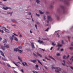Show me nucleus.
<instances>
[{
    "label": "nucleus",
    "instance_id": "1",
    "mask_svg": "<svg viewBox=\"0 0 73 73\" xmlns=\"http://www.w3.org/2000/svg\"><path fill=\"white\" fill-rule=\"evenodd\" d=\"M22 48V47H21V46H19L18 47V48H14V51H15V52H17V51H18V52H19V53H21V52H23V50H19V49H21Z\"/></svg>",
    "mask_w": 73,
    "mask_h": 73
},
{
    "label": "nucleus",
    "instance_id": "2",
    "mask_svg": "<svg viewBox=\"0 0 73 73\" xmlns=\"http://www.w3.org/2000/svg\"><path fill=\"white\" fill-rule=\"evenodd\" d=\"M60 7L62 9V12L63 13H66V11H65L64 6L61 5L60 6Z\"/></svg>",
    "mask_w": 73,
    "mask_h": 73
},
{
    "label": "nucleus",
    "instance_id": "3",
    "mask_svg": "<svg viewBox=\"0 0 73 73\" xmlns=\"http://www.w3.org/2000/svg\"><path fill=\"white\" fill-rule=\"evenodd\" d=\"M56 69L55 70V72H56L57 73H60V71H61V69L60 68H55L53 67L52 68V69Z\"/></svg>",
    "mask_w": 73,
    "mask_h": 73
},
{
    "label": "nucleus",
    "instance_id": "4",
    "mask_svg": "<svg viewBox=\"0 0 73 73\" xmlns=\"http://www.w3.org/2000/svg\"><path fill=\"white\" fill-rule=\"evenodd\" d=\"M47 19L49 21H52L53 19L52 18V17L50 15H49L47 16Z\"/></svg>",
    "mask_w": 73,
    "mask_h": 73
},
{
    "label": "nucleus",
    "instance_id": "5",
    "mask_svg": "<svg viewBox=\"0 0 73 73\" xmlns=\"http://www.w3.org/2000/svg\"><path fill=\"white\" fill-rule=\"evenodd\" d=\"M38 42H39V44H44V41L40 40L38 41Z\"/></svg>",
    "mask_w": 73,
    "mask_h": 73
},
{
    "label": "nucleus",
    "instance_id": "6",
    "mask_svg": "<svg viewBox=\"0 0 73 73\" xmlns=\"http://www.w3.org/2000/svg\"><path fill=\"white\" fill-rule=\"evenodd\" d=\"M64 3H65V4L67 5V6H68L69 5V3L67 1H64Z\"/></svg>",
    "mask_w": 73,
    "mask_h": 73
},
{
    "label": "nucleus",
    "instance_id": "7",
    "mask_svg": "<svg viewBox=\"0 0 73 73\" xmlns=\"http://www.w3.org/2000/svg\"><path fill=\"white\" fill-rule=\"evenodd\" d=\"M31 44L32 48L33 49H35V47L34 45V43H31Z\"/></svg>",
    "mask_w": 73,
    "mask_h": 73
},
{
    "label": "nucleus",
    "instance_id": "8",
    "mask_svg": "<svg viewBox=\"0 0 73 73\" xmlns=\"http://www.w3.org/2000/svg\"><path fill=\"white\" fill-rule=\"evenodd\" d=\"M1 46L2 49L3 50H5V46H4L3 45H1Z\"/></svg>",
    "mask_w": 73,
    "mask_h": 73
},
{
    "label": "nucleus",
    "instance_id": "9",
    "mask_svg": "<svg viewBox=\"0 0 73 73\" xmlns=\"http://www.w3.org/2000/svg\"><path fill=\"white\" fill-rule=\"evenodd\" d=\"M31 62H33V63L35 64V63L37 61V60H31Z\"/></svg>",
    "mask_w": 73,
    "mask_h": 73
},
{
    "label": "nucleus",
    "instance_id": "10",
    "mask_svg": "<svg viewBox=\"0 0 73 73\" xmlns=\"http://www.w3.org/2000/svg\"><path fill=\"white\" fill-rule=\"evenodd\" d=\"M15 36H14V35H13L12 36H11L10 37V38L11 40H13V37H14Z\"/></svg>",
    "mask_w": 73,
    "mask_h": 73
},
{
    "label": "nucleus",
    "instance_id": "11",
    "mask_svg": "<svg viewBox=\"0 0 73 73\" xmlns=\"http://www.w3.org/2000/svg\"><path fill=\"white\" fill-rule=\"evenodd\" d=\"M48 57H50V58H51V59H52V60H54V61H56V60H55V59L54 58H53V57H52V56H49Z\"/></svg>",
    "mask_w": 73,
    "mask_h": 73
},
{
    "label": "nucleus",
    "instance_id": "12",
    "mask_svg": "<svg viewBox=\"0 0 73 73\" xmlns=\"http://www.w3.org/2000/svg\"><path fill=\"white\" fill-rule=\"evenodd\" d=\"M56 47L57 46H59V47H61L62 46V45L61 44H60L59 43L58 44V45H56Z\"/></svg>",
    "mask_w": 73,
    "mask_h": 73
},
{
    "label": "nucleus",
    "instance_id": "13",
    "mask_svg": "<svg viewBox=\"0 0 73 73\" xmlns=\"http://www.w3.org/2000/svg\"><path fill=\"white\" fill-rule=\"evenodd\" d=\"M3 43H5V44H7V40L6 39H5L3 41Z\"/></svg>",
    "mask_w": 73,
    "mask_h": 73
},
{
    "label": "nucleus",
    "instance_id": "14",
    "mask_svg": "<svg viewBox=\"0 0 73 73\" xmlns=\"http://www.w3.org/2000/svg\"><path fill=\"white\" fill-rule=\"evenodd\" d=\"M12 62L14 64H15V65H16V66H18V67H19V66H18V65L17 64H16V63L14 61H12Z\"/></svg>",
    "mask_w": 73,
    "mask_h": 73
},
{
    "label": "nucleus",
    "instance_id": "15",
    "mask_svg": "<svg viewBox=\"0 0 73 73\" xmlns=\"http://www.w3.org/2000/svg\"><path fill=\"white\" fill-rule=\"evenodd\" d=\"M11 21H13V22H15V23H17V22L16 21V20L14 19H11Z\"/></svg>",
    "mask_w": 73,
    "mask_h": 73
},
{
    "label": "nucleus",
    "instance_id": "16",
    "mask_svg": "<svg viewBox=\"0 0 73 73\" xmlns=\"http://www.w3.org/2000/svg\"><path fill=\"white\" fill-rule=\"evenodd\" d=\"M4 45L5 46V48H9V46L8 45H6V44H4Z\"/></svg>",
    "mask_w": 73,
    "mask_h": 73
},
{
    "label": "nucleus",
    "instance_id": "17",
    "mask_svg": "<svg viewBox=\"0 0 73 73\" xmlns=\"http://www.w3.org/2000/svg\"><path fill=\"white\" fill-rule=\"evenodd\" d=\"M37 60L38 63H39L40 65H42V66H43V65H42V64L41 63V62H40V60Z\"/></svg>",
    "mask_w": 73,
    "mask_h": 73
},
{
    "label": "nucleus",
    "instance_id": "18",
    "mask_svg": "<svg viewBox=\"0 0 73 73\" xmlns=\"http://www.w3.org/2000/svg\"><path fill=\"white\" fill-rule=\"evenodd\" d=\"M5 31V32H7V33H9V31L7 29H6Z\"/></svg>",
    "mask_w": 73,
    "mask_h": 73
},
{
    "label": "nucleus",
    "instance_id": "19",
    "mask_svg": "<svg viewBox=\"0 0 73 73\" xmlns=\"http://www.w3.org/2000/svg\"><path fill=\"white\" fill-rule=\"evenodd\" d=\"M36 2L37 3V4H39L40 1V0H36Z\"/></svg>",
    "mask_w": 73,
    "mask_h": 73
},
{
    "label": "nucleus",
    "instance_id": "20",
    "mask_svg": "<svg viewBox=\"0 0 73 73\" xmlns=\"http://www.w3.org/2000/svg\"><path fill=\"white\" fill-rule=\"evenodd\" d=\"M63 62H64V64L63 63H62V65L63 66H65V61L64 60L63 61Z\"/></svg>",
    "mask_w": 73,
    "mask_h": 73
},
{
    "label": "nucleus",
    "instance_id": "21",
    "mask_svg": "<svg viewBox=\"0 0 73 73\" xmlns=\"http://www.w3.org/2000/svg\"><path fill=\"white\" fill-rule=\"evenodd\" d=\"M63 59H66V55H64L63 56Z\"/></svg>",
    "mask_w": 73,
    "mask_h": 73
},
{
    "label": "nucleus",
    "instance_id": "22",
    "mask_svg": "<svg viewBox=\"0 0 73 73\" xmlns=\"http://www.w3.org/2000/svg\"><path fill=\"white\" fill-rule=\"evenodd\" d=\"M49 29V27L48 28L46 29L45 30V32H48V30Z\"/></svg>",
    "mask_w": 73,
    "mask_h": 73
},
{
    "label": "nucleus",
    "instance_id": "23",
    "mask_svg": "<svg viewBox=\"0 0 73 73\" xmlns=\"http://www.w3.org/2000/svg\"><path fill=\"white\" fill-rule=\"evenodd\" d=\"M14 39L15 40V41H18V39L16 38V37H15L14 38Z\"/></svg>",
    "mask_w": 73,
    "mask_h": 73
},
{
    "label": "nucleus",
    "instance_id": "24",
    "mask_svg": "<svg viewBox=\"0 0 73 73\" xmlns=\"http://www.w3.org/2000/svg\"><path fill=\"white\" fill-rule=\"evenodd\" d=\"M44 58H46V59L47 60H48L49 61H50V59H49L48 58V57H47L46 56H45Z\"/></svg>",
    "mask_w": 73,
    "mask_h": 73
},
{
    "label": "nucleus",
    "instance_id": "25",
    "mask_svg": "<svg viewBox=\"0 0 73 73\" xmlns=\"http://www.w3.org/2000/svg\"><path fill=\"white\" fill-rule=\"evenodd\" d=\"M37 55H38V56H39L40 57H42V55H41L40 54L38 53H37Z\"/></svg>",
    "mask_w": 73,
    "mask_h": 73
},
{
    "label": "nucleus",
    "instance_id": "26",
    "mask_svg": "<svg viewBox=\"0 0 73 73\" xmlns=\"http://www.w3.org/2000/svg\"><path fill=\"white\" fill-rule=\"evenodd\" d=\"M3 60V61H7V59H5V58H3V57H2V58Z\"/></svg>",
    "mask_w": 73,
    "mask_h": 73
},
{
    "label": "nucleus",
    "instance_id": "27",
    "mask_svg": "<svg viewBox=\"0 0 73 73\" xmlns=\"http://www.w3.org/2000/svg\"><path fill=\"white\" fill-rule=\"evenodd\" d=\"M3 9H4V10H7V9H8V8H7V7H6L5 8L4 7L3 8Z\"/></svg>",
    "mask_w": 73,
    "mask_h": 73
},
{
    "label": "nucleus",
    "instance_id": "28",
    "mask_svg": "<svg viewBox=\"0 0 73 73\" xmlns=\"http://www.w3.org/2000/svg\"><path fill=\"white\" fill-rule=\"evenodd\" d=\"M39 12H40V14H41V15H42V14H44V13L41 11H40V10H39Z\"/></svg>",
    "mask_w": 73,
    "mask_h": 73
},
{
    "label": "nucleus",
    "instance_id": "29",
    "mask_svg": "<svg viewBox=\"0 0 73 73\" xmlns=\"http://www.w3.org/2000/svg\"><path fill=\"white\" fill-rule=\"evenodd\" d=\"M50 7L51 9L53 8V6L52 5H50Z\"/></svg>",
    "mask_w": 73,
    "mask_h": 73
},
{
    "label": "nucleus",
    "instance_id": "30",
    "mask_svg": "<svg viewBox=\"0 0 73 73\" xmlns=\"http://www.w3.org/2000/svg\"><path fill=\"white\" fill-rule=\"evenodd\" d=\"M57 11L58 12H61V11H60V9H58L57 10Z\"/></svg>",
    "mask_w": 73,
    "mask_h": 73
},
{
    "label": "nucleus",
    "instance_id": "31",
    "mask_svg": "<svg viewBox=\"0 0 73 73\" xmlns=\"http://www.w3.org/2000/svg\"><path fill=\"white\" fill-rule=\"evenodd\" d=\"M26 49L27 50V51H31V50H30V48H26Z\"/></svg>",
    "mask_w": 73,
    "mask_h": 73
},
{
    "label": "nucleus",
    "instance_id": "32",
    "mask_svg": "<svg viewBox=\"0 0 73 73\" xmlns=\"http://www.w3.org/2000/svg\"><path fill=\"white\" fill-rule=\"evenodd\" d=\"M42 40H49V39L48 38H47V39H44L43 38H42Z\"/></svg>",
    "mask_w": 73,
    "mask_h": 73
},
{
    "label": "nucleus",
    "instance_id": "33",
    "mask_svg": "<svg viewBox=\"0 0 73 73\" xmlns=\"http://www.w3.org/2000/svg\"><path fill=\"white\" fill-rule=\"evenodd\" d=\"M2 29H3L4 31H5V29H6V28H5V27H2Z\"/></svg>",
    "mask_w": 73,
    "mask_h": 73
},
{
    "label": "nucleus",
    "instance_id": "34",
    "mask_svg": "<svg viewBox=\"0 0 73 73\" xmlns=\"http://www.w3.org/2000/svg\"><path fill=\"white\" fill-rule=\"evenodd\" d=\"M12 12H8L7 13V14H12Z\"/></svg>",
    "mask_w": 73,
    "mask_h": 73
},
{
    "label": "nucleus",
    "instance_id": "35",
    "mask_svg": "<svg viewBox=\"0 0 73 73\" xmlns=\"http://www.w3.org/2000/svg\"><path fill=\"white\" fill-rule=\"evenodd\" d=\"M0 32L1 33H4V32H3V31L1 30H0Z\"/></svg>",
    "mask_w": 73,
    "mask_h": 73
},
{
    "label": "nucleus",
    "instance_id": "36",
    "mask_svg": "<svg viewBox=\"0 0 73 73\" xmlns=\"http://www.w3.org/2000/svg\"><path fill=\"white\" fill-rule=\"evenodd\" d=\"M22 64L24 66H25V64H24V62H22Z\"/></svg>",
    "mask_w": 73,
    "mask_h": 73
},
{
    "label": "nucleus",
    "instance_id": "37",
    "mask_svg": "<svg viewBox=\"0 0 73 73\" xmlns=\"http://www.w3.org/2000/svg\"><path fill=\"white\" fill-rule=\"evenodd\" d=\"M52 45L53 46H55V45H56V44H54V42H52Z\"/></svg>",
    "mask_w": 73,
    "mask_h": 73
},
{
    "label": "nucleus",
    "instance_id": "38",
    "mask_svg": "<svg viewBox=\"0 0 73 73\" xmlns=\"http://www.w3.org/2000/svg\"><path fill=\"white\" fill-rule=\"evenodd\" d=\"M69 49H70L71 50H72L73 49V47H70L69 48Z\"/></svg>",
    "mask_w": 73,
    "mask_h": 73
},
{
    "label": "nucleus",
    "instance_id": "39",
    "mask_svg": "<svg viewBox=\"0 0 73 73\" xmlns=\"http://www.w3.org/2000/svg\"><path fill=\"white\" fill-rule=\"evenodd\" d=\"M33 54L34 56H35V57H37V56L36 55V54H35L34 53H33Z\"/></svg>",
    "mask_w": 73,
    "mask_h": 73
},
{
    "label": "nucleus",
    "instance_id": "40",
    "mask_svg": "<svg viewBox=\"0 0 73 73\" xmlns=\"http://www.w3.org/2000/svg\"><path fill=\"white\" fill-rule=\"evenodd\" d=\"M35 67H36V68H38V65H35Z\"/></svg>",
    "mask_w": 73,
    "mask_h": 73
},
{
    "label": "nucleus",
    "instance_id": "41",
    "mask_svg": "<svg viewBox=\"0 0 73 73\" xmlns=\"http://www.w3.org/2000/svg\"><path fill=\"white\" fill-rule=\"evenodd\" d=\"M12 25V26H13V27H16V25L15 24L13 25Z\"/></svg>",
    "mask_w": 73,
    "mask_h": 73
},
{
    "label": "nucleus",
    "instance_id": "42",
    "mask_svg": "<svg viewBox=\"0 0 73 73\" xmlns=\"http://www.w3.org/2000/svg\"><path fill=\"white\" fill-rule=\"evenodd\" d=\"M25 64V65L26 66H28V64H27V63H26V62H24Z\"/></svg>",
    "mask_w": 73,
    "mask_h": 73
},
{
    "label": "nucleus",
    "instance_id": "43",
    "mask_svg": "<svg viewBox=\"0 0 73 73\" xmlns=\"http://www.w3.org/2000/svg\"><path fill=\"white\" fill-rule=\"evenodd\" d=\"M36 16L38 17H40V15L39 14H37V13L36 14Z\"/></svg>",
    "mask_w": 73,
    "mask_h": 73
},
{
    "label": "nucleus",
    "instance_id": "44",
    "mask_svg": "<svg viewBox=\"0 0 73 73\" xmlns=\"http://www.w3.org/2000/svg\"><path fill=\"white\" fill-rule=\"evenodd\" d=\"M1 55L2 56H3L4 55V53L3 52V53H2L1 54Z\"/></svg>",
    "mask_w": 73,
    "mask_h": 73
},
{
    "label": "nucleus",
    "instance_id": "45",
    "mask_svg": "<svg viewBox=\"0 0 73 73\" xmlns=\"http://www.w3.org/2000/svg\"><path fill=\"white\" fill-rule=\"evenodd\" d=\"M35 27L36 28V29H37V25H35Z\"/></svg>",
    "mask_w": 73,
    "mask_h": 73
},
{
    "label": "nucleus",
    "instance_id": "46",
    "mask_svg": "<svg viewBox=\"0 0 73 73\" xmlns=\"http://www.w3.org/2000/svg\"><path fill=\"white\" fill-rule=\"evenodd\" d=\"M57 56H60V53H57L56 54Z\"/></svg>",
    "mask_w": 73,
    "mask_h": 73
},
{
    "label": "nucleus",
    "instance_id": "47",
    "mask_svg": "<svg viewBox=\"0 0 73 73\" xmlns=\"http://www.w3.org/2000/svg\"><path fill=\"white\" fill-rule=\"evenodd\" d=\"M7 9H11V8L9 7H7Z\"/></svg>",
    "mask_w": 73,
    "mask_h": 73
},
{
    "label": "nucleus",
    "instance_id": "48",
    "mask_svg": "<svg viewBox=\"0 0 73 73\" xmlns=\"http://www.w3.org/2000/svg\"><path fill=\"white\" fill-rule=\"evenodd\" d=\"M7 66L8 67H10V65L9 64H7Z\"/></svg>",
    "mask_w": 73,
    "mask_h": 73
},
{
    "label": "nucleus",
    "instance_id": "49",
    "mask_svg": "<svg viewBox=\"0 0 73 73\" xmlns=\"http://www.w3.org/2000/svg\"><path fill=\"white\" fill-rule=\"evenodd\" d=\"M56 17L57 18V19H58V18H59V16L56 15Z\"/></svg>",
    "mask_w": 73,
    "mask_h": 73
},
{
    "label": "nucleus",
    "instance_id": "50",
    "mask_svg": "<svg viewBox=\"0 0 73 73\" xmlns=\"http://www.w3.org/2000/svg\"><path fill=\"white\" fill-rule=\"evenodd\" d=\"M36 24H38V25H39V24H40V23L39 22H37L36 23Z\"/></svg>",
    "mask_w": 73,
    "mask_h": 73
},
{
    "label": "nucleus",
    "instance_id": "51",
    "mask_svg": "<svg viewBox=\"0 0 73 73\" xmlns=\"http://www.w3.org/2000/svg\"><path fill=\"white\" fill-rule=\"evenodd\" d=\"M68 38V39H69V38H70V36H67Z\"/></svg>",
    "mask_w": 73,
    "mask_h": 73
},
{
    "label": "nucleus",
    "instance_id": "52",
    "mask_svg": "<svg viewBox=\"0 0 73 73\" xmlns=\"http://www.w3.org/2000/svg\"><path fill=\"white\" fill-rule=\"evenodd\" d=\"M60 48L59 47H58V48H57V50H58H58H60Z\"/></svg>",
    "mask_w": 73,
    "mask_h": 73
},
{
    "label": "nucleus",
    "instance_id": "53",
    "mask_svg": "<svg viewBox=\"0 0 73 73\" xmlns=\"http://www.w3.org/2000/svg\"><path fill=\"white\" fill-rule=\"evenodd\" d=\"M21 72H22V73H24V71H23V69L21 70Z\"/></svg>",
    "mask_w": 73,
    "mask_h": 73
},
{
    "label": "nucleus",
    "instance_id": "54",
    "mask_svg": "<svg viewBox=\"0 0 73 73\" xmlns=\"http://www.w3.org/2000/svg\"><path fill=\"white\" fill-rule=\"evenodd\" d=\"M62 44H64V41H63V40H62Z\"/></svg>",
    "mask_w": 73,
    "mask_h": 73
},
{
    "label": "nucleus",
    "instance_id": "55",
    "mask_svg": "<svg viewBox=\"0 0 73 73\" xmlns=\"http://www.w3.org/2000/svg\"><path fill=\"white\" fill-rule=\"evenodd\" d=\"M49 21H49V20H48L46 21L47 23H49Z\"/></svg>",
    "mask_w": 73,
    "mask_h": 73
},
{
    "label": "nucleus",
    "instance_id": "56",
    "mask_svg": "<svg viewBox=\"0 0 73 73\" xmlns=\"http://www.w3.org/2000/svg\"><path fill=\"white\" fill-rule=\"evenodd\" d=\"M70 56L69 55H68L67 56H66V58H69V57Z\"/></svg>",
    "mask_w": 73,
    "mask_h": 73
},
{
    "label": "nucleus",
    "instance_id": "57",
    "mask_svg": "<svg viewBox=\"0 0 73 73\" xmlns=\"http://www.w3.org/2000/svg\"><path fill=\"white\" fill-rule=\"evenodd\" d=\"M19 37L21 38V37H22V35H21V34L19 36Z\"/></svg>",
    "mask_w": 73,
    "mask_h": 73
},
{
    "label": "nucleus",
    "instance_id": "58",
    "mask_svg": "<svg viewBox=\"0 0 73 73\" xmlns=\"http://www.w3.org/2000/svg\"><path fill=\"white\" fill-rule=\"evenodd\" d=\"M0 53H3V51L1 50H0Z\"/></svg>",
    "mask_w": 73,
    "mask_h": 73
},
{
    "label": "nucleus",
    "instance_id": "59",
    "mask_svg": "<svg viewBox=\"0 0 73 73\" xmlns=\"http://www.w3.org/2000/svg\"><path fill=\"white\" fill-rule=\"evenodd\" d=\"M31 12H29V15H31Z\"/></svg>",
    "mask_w": 73,
    "mask_h": 73
},
{
    "label": "nucleus",
    "instance_id": "60",
    "mask_svg": "<svg viewBox=\"0 0 73 73\" xmlns=\"http://www.w3.org/2000/svg\"><path fill=\"white\" fill-rule=\"evenodd\" d=\"M3 65H5V63H4L3 62L2 65H3Z\"/></svg>",
    "mask_w": 73,
    "mask_h": 73
},
{
    "label": "nucleus",
    "instance_id": "61",
    "mask_svg": "<svg viewBox=\"0 0 73 73\" xmlns=\"http://www.w3.org/2000/svg\"><path fill=\"white\" fill-rule=\"evenodd\" d=\"M71 45H72V46H73V42H72L71 43Z\"/></svg>",
    "mask_w": 73,
    "mask_h": 73
},
{
    "label": "nucleus",
    "instance_id": "62",
    "mask_svg": "<svg viewBox=\"0 0 73 73\" xmlns=\"http://www.w3.org/2000/svg\"><path fill=\"white\" fill-rule=\"evenodd\" d=\"M18 58L19 60H21V59L20 58V56H18Z\"/></svg>",
    "mask_w": 73,
    "mask_h": 73
},
{
    "label": "nucleus",
    "instance_id": "63",
    "mask_svg": "<svg viewBox=\"0 0 73 73\" xmlns=\"http://www.w3.org/2000/svg\"><path fill=\"white\" fill-rule=\"evenodd\" d=\"M64 50V49H62L61 50H60V51H63Z\"/></svg>",
    "mask_w": 73,
    "mask_h": 73
},
{
    "label": "nucleus",
    "instance_id": "64",
    "mask_svg": "<svg viewBox=\"0 0 73 73\" xmlns=\"http://www.w3.org/2000/svg\"><path fill=\"white\" fill-rule=\"evenodd\" d=\"M52 49H53V47H52L50 49V50H52Z\"/></svg>",
    "mask_w": 73,
    "mask_h": 73
}]
</instances>
